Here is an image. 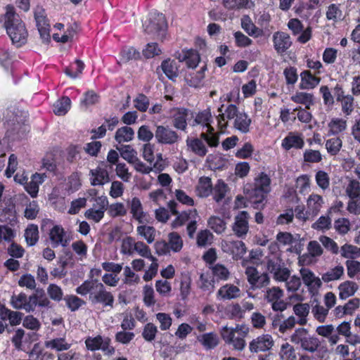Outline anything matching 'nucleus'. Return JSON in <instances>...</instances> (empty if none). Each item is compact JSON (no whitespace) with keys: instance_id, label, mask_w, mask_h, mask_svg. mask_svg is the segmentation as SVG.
I'll use <instances>...</instances> for the list:
<instances>
[{"instance_id":"obj_51","label":"nucleus","mask_w":360,"mask_h":360,"mask_svg":"<svg viewBox=\"0 0 360 360\" xmlns=\"http://www.w3.org/2000/svg\"><path fill=\"white\" fill-rule=\"evenodd\" d=\"M210 268L212 269L213 277H216L218 281H226L229 279L230 272L224 265L221 264H216L212 266Z\"/></svg>"},{"instance_id":"obj_1","label":"nucleus","mask_w":360,"mask_h":360,"mask_svg":"<svg viewBox=\"0 0 360 360\" xmlns=\"http://www.w3.org/2000/svg\"><path fill=\"white\" fill-rule=\"evenodd\" d=\"M0 23L6 30L12 43L20 47L27 42L28 36L25 25L11 5H7L6 13L0 15Z\"/></svg>"},{"instance_id":"obj_19","label":"nucleus","mask_w":360,"mask_h":360,"mask_svg":"<svg viewBox=\"0 0 360 360\" xmlns=\"http://www.w3.org/2000/svg\"><path fill=\"white\" fill-rule=\"evenodd\" d=\"M300 89H313L321 82V78L313 75L310 70H306L300 73Z\"/></svg>"},{"instance_id":"obj_46","label":"nucleus","mask_w":360,"mask_h":360,"mask_svg":"<svg viewBox=\"0 0 360 360\" xmlns=\"http://www.w3.org/2000/svg\"><path fill=\"white\" fill-rule=\"evenodd\" d=\"M199 288L208 292H212L214 288V277L209 274H201L200 276Z\"/></svg>"},{"instance_id":"obj_64","label":"nucleus","mask_w":360,"mask_h":360,"mask_svg":"<svg viewBox=\"0 0 360 360\" xmlns=\"http://www.w3.org/2000/svg\"><path fill=\"white\" fill-rule=\"evenodd\" d=\"M342 105V111L346 115H350L354 110V97L351 95L346 96L340 101Z\"/></svg>"},{"instance_id":"obj_49","label":"nucleus","mask_w":360,"mask_h":360,"mask_svg":"<svg viewBox=\"0 0 360 360\" xmlns=\"http://www.w3.org/2000/svg\"><path fill=\"white\" fill-rule=\"evenodd\" d=\"M333 226L335 231L341 236L347 234L351 229L349 219L345 217L335 219Z\"/></svg>"},{"instance_id":"obj_36","label":"nucleus","mask_w":360,"mask_h":360,"mask_svg":"<svg viewBox=\"0 0 360 360\" xmlns=\"http://www.w3.org/2000/svg\"><path fill=\"white\" fill-rule=\"evenodd\" d=\"M134 131L130 127H122L119 128L115 136V139L119 143L122 142H129L134 139Z\"/></svg>"},{"instance_id":"obj_43","label":"nucleus","mask_w":360,"mask_h":360,"mask_svg":"<svg viewBox=\"0 0 360 360\" xmlns=\"http://www.w3.org/2000/svg\"><path fill=\"white\" fill-rule=\"evenodd\" d=\"M345 193L350 200L360 198V182L356 179L349 180Z\"/></svg>"},{"instance_id":"obj_45","label":"nucleus","mask_w":360,"mask_h":360,"mask_svg":"<svg viewBox=\"0 0 360 360\" xmlns=\"http://www.w3.org/2000/svg\"><path fill=\"white\" fill-rule=\"evenodd\" d=\"M71 101L67 96H63L60 101H58L53 105V112L56 115H65L70 108Z\"/></svg>"},{"instance_id":"obj_12","label":"nucleus","mask_w":360,"mask_h":360,"mask_svg":"<svg viewBox=\"0 0 360 360\" xmlns=\"http://www.w3.org/2000/svg\"><path fill=\"white\" fill-rule=\"evenodd\" d=\"M304 146V141L302 134L297 132H289L282 140L281 147L286 151L291 149H302Z\"/></svg>"},{"instance_id":"obj_3","label":"nucleus","mask_w":360,"mask_h":360,"mask_svg":"<svg viewBox=\"0 0 360 360\" xmlns=\"http://www.w3.org/2000/svg\"><path fill=\"white\" fill-rule=\"evenodd\" d=\"M76 292L83 296L89 293V299L92 304H101L103 307L110 309L114 307L113 295L97 279L85 281L76 288Z\"/></svg>"},{"instance_id":"obj_63","label":"nucleus","mask_w":360,"mask_h":360,"mask_svg":"<svg viewBox=\"0 0 360 360\" xmlns=\"http://www.w3.org/2000/svg\"><path fill=\"white\" fill-rule=\"evenodd\" d=\"M67 306L72 311H75L86 302L75 295H70L65 298Z\"/></svg>"},{"instance_id":"obj_18","label":"nucleus","mask_w":360,"mask_h":360,"mask_svg":"<svg viewBox=\"0 0 360 360\" xmlns=\"http://www.w3.org/2000/svg\"><path fill=\"white\" fill-rule=\"evenodd\" d=\"M273 346V341L271 336L262 335L258 337L257 339L253 340L250 343V350L252 352H266L271 348Z\"/></svg>"},{"instance_id":"obj_48","label":"nucleus","mask_w":360,"mask_h":360,"mask_svg":"<svg viewBox=\"0 0 360 360\" xmlns=\"http://www.w3.org/2000/svg\"><path fill=\"white\" fill-rule=\"evenodd\" d=\"M271 182V180L269 176L265 172H262L255 178L254 186L270 192Z\"/></svg>"},{"instance_id":"obj_60","label":"nucleus","mask_w":360,"mask_h":360,"mask_svg":"<svg viewBox=\"0 0 360 360\" xmlns=\"http://www.w3.org/2000/svg\"><path fill=\"white\" fill-rule=\"evenodd\" d=\"M340 252L342 257L353 259L357 256L359 249L356 246L346 243L341 247Z\"/></svg>"},{"instance_id":"obj_42","label":"nucleus","mask_w":360,"mask_h":360,"mask_svg":"<svg viewBox=\"0 0 360 360\" xmlns=\"http://www.w3.org/2000/svg\"><path fill=\"white\" fill-rule=\"evenodd\" d=\"M207 223L209 227L217 234L224 232L226 228V221L219 217L212 216L208 219Z\"/></svg>"},{"instance_id":"obj_58","label":"nucleus","mask_w":360,"mask_h":360,"mask_svg":"<svg viewBox=\"0 0 360 360\" xmlns=\"http://www.w3.org/2000/svg\"><path fill=\"white\" fill-rule=\"evenodd\" d=\"M304 160L309 163H318L322 160V155L319 150L307 149L303 154Z\"/></svg>"},{"instance_id":"obj_5","label":"nucleus","mask_w":360,"mask_h":360,"mask_svg":"<svg viewBox=\"0 0 360 360\" xmlns=\"http://www.w3.org/2000/svg\"><path fill=\"white\" fill-rule=\"evenodd\" d=\"M249 330L243 326L237 325L236 328L224 326L221 330V336L226 344L231 345L238 351H242L245 345V336Z\"/></svg>"},{"instance_id":"obj_2","label":"nucleus","mask_w":360,"mask_h":360,"mask_svg":"<svg viewBox=\"0 0 360 360\" xmlns=\"http://www.w3.org/2000/svg\"><path fill=\"white\" fill-rule=\"evenodd\" d=\"M221 105L218 108L219 114L217 116V126L221 131L225 130L228 127V120H234L233 127L243 134H247L250 131L252 123L251 118L244 111H239L238 108L234 104H229L226 106L224 112Z\"/></svg>"},{"instance_id":"obj_14","label":"nucleus","mask_w":360,"mask_h":360,"mask_svg":"<svg viewBox=\"0 0 360 360\" xmlns=\"http://www.w3.org/2000/svg\"><path fill=\"white\" fill-rule=\"evenodd\" d=\"M302 279L305 285L308 287L310 291L319 289L322 285L321 280L315 276L314 274L307 268H302L300 270Z\"/></svg>"},{"instance_id":"obj_38","label":"nucleus","mask_w":360,"mask_h":360,"mask_svg":"<svg viewBox=\"0 0 360 360\" xmlns=\"http://www.w3.org/2000/svg\"><path fill=\"white\" fill-rule=\"evenodd\" d=\"M200 138L205 141L207 144L211 147H217L219 143V136L217 133L215 132L213 127H209L207 129V132L201 133Z\"/></svg>"},{"instance_id":"obj_31","label":"nucleus","mask_w":360,"mask_h":360,"mask_svg":"<svg viewBox=\"0 0 360 360\" xmlns=\"http://www.w3.org/2000/svg\"><path fill=\"white\" fill-rule=\"evenodd\" d=\"M347 120L342 118H333L328 124V135H338L347 129Z\"/></svg>"},{"instance_id":"obj_6","label":"nucleus","mask_w":360,"mask_h":360,"mask_svg":"<svg viewBox=\"0 0 360 360\" xmlns=\"http://www.w3.org/2000/svg\"><path fill=\"white\" fill-rule=\"evenodd\" d=\"M266 267L269 272L273 274L274 278L277 281H287L290 278V270L279 257L268 259Z\"/></svg>"},{"instance_id":"obj_26","label":"nucleus","mask_w":360,"mask_h":360,"mask_svg":"<svg viewBox=\"0 0 360 360\" xmlns=\"http://www.w3.org/2000/svg\"><path fill=\"white\" fill-rule=\"evenodd\" d=\"M223 6L228 11L248 9L253 5L252 0H221Z\"/></svg>"},{"instance_id":"obj_55","label":"nucleus","mask_w":360,"mask_h":360,"mask_svg":"<svg viewBox=\"0 0 360 360\" xmlns=\"http://www.w3.org/2000/svg\"><path fill=\"white\" fill-rule=\"evenodd\" d=\"M315 180L318 186L323 191L328 189L330 186L329 175L323 170H319L316 173Z\"/></svg>"},{"instance_id":"obj_53","label":"nucleus","mask_w":360,"mask_h":360,"mask_svg":"<svg viewBox=\"0 0 360 360\" xmlns=\"http://www.w3.org/2000/svg\"><path fill=\"white\" fill-rule=\"evenodd\" d=\"M321 342L319 338L314 336H309L301 345L300 347L303 350L314 352L320 347Z\"/></svg>"},{"instance_id":"obj_22","label":"nucleus","mask_w":360,"mask_h":360,"mask_svg":"<svg viewBox=\"0 0 360 360\" xmlns=\"http://www.w3.org/2000/svg\"><path fill=\"white\" fill-rule=\"evenodd\" d=\"M212 190L213 186L211 178L205 176L199 178L195 190L199 197L207 198L210 196L212 193Z\"/></svg>"},{"instance_id":"obj_11","label":"nucleus","mask_w":360,"mask_h":360,"mask_svg":"<svg viewBox=\"0 0 360 360\" xmlns=\"http://www.w3.org/2000/svg\"><path fill=\"white\" fill-rule=\"evenodd\" d=\"M274 48L279 55H283L292 46L290 35L284 32L277 31L273 34Z\"/></svg>"},{"instance_id":"obj_32","label":"nucleus","mask_w":360,"mask_h":360,"mask_svg":"<svg viewBox=\"0 0 360 360\" xmlns=\"http://www.w3.org/2000/svg\"><path fill=\"white\" fill-rule=\"evenodd\" d=\"M161 68L164 73L170 79H174L179 76V69L174 60L167 59L162 63Z\"/></svg>"},{"instance_id":"obj_10","label":"nucleus","mask_w":360,"mask_h":360,"mask_svg":"<svg viewBox=\"0 0 360 360\" xmlns=\"http://www.w3.org/2000/svg\"><path fill=\"white\" fill-rule=\"evenodd\" d=\"M207 70V65L205 64L198 71H195L194 69L186 71L184 75L185 82L191 87L200 88L202 86L205 77V72Z\"/></svg>"},{"instance_id":"obj_23","label":"nucleus","mask_w":360,"mask_h":360,"mask_svg":"<svg viewBox=\"0 0 360 360\" xmlns=\"http://www.w3.org/2000/svg\"><path fill=\"white\" fill-rule=\"evenodd\" d=\"M50 239L53 243V247H57L61 245L66 247L68 245L69 240L64 238V229L59 226H54L50 231Z\"/></svg>"},{"instance_id":"obj_35","label":"nucleus","mask_w":360,"mask_h":360,"mask_svg":"<svg viewBox=\"0 0 360 360\" xmlns=\"http://www.w3.org/2000/svg\"><path fill=\"white\" fill-rule=\"evenodd\" d=\"M198 340L206 349H214L219 344L217 334L212 332L202 334Z\"/></svg>"},{"instance_id":"obj_44","label":"nucleus","mask_w":360,"mask_h":360,"mask_svg":"<svg viewBox=\"0 0 360 360\" xmlns=\"http://www.w3.org/2000/svg\"><path fill=\"white\" fill-rule=\"evenodd\" d=\"M25 238L28 245H34L39 240L38 226L35 224H30L25 231Z\"/></svg>"},{"instance_id":"obj_61","label":"nucleus","mask_w":360,"mask_h":360,"mask_svg":"<svg viewBox=\"0 0 360 360\" xmlns=\"http://www.w3.org/2000/svg\"><path fill=\"white\" fill-rule=\"evenodd\" d=\"M342 14V13L339 6L335 4H332L328 7L326 13V18L334 22H337L338 19H340Z\"/></svg>"},{"instance_id":"obj_16","label":"nucleus","mask_w":360,"mask_h":360,"mask_svg":"<svg viewBox=\"0 0 360 360\" xmlns=\"http://www.w3.org/2000/svg\"><path fill=\"white\" fill-rule=\"evenodd\" d=\"M269 193V192L262 188L254 186L248 195L250 204L252 205L253 207L257 209L263 207L266 201Z\"/></svg>"},{"instance_id":"obj_20","label":"nucleus","mask_w":360,"mask_h":360,"mask_svg":"<svg viewBox=\"0 0 360 360\" xmlns=\"http://www.w3.org/2000/svg\"><path fill=\"white\" fill-rule=\"evenodd\" d=\"M213 122V117L210 108L200 111L196 114L195 119L188 120V124L191 126L200 124L202 127L208 129L209 127H212L211 123Z\"/></svg>"},{"instance_id":"obj_25","label":"nucleus","mask_w":360,"mask_h":360,"mask_svg":"<svg viewBox=\"0 0 360 360\" xmlns=\"http://www.w3.org/2000/svg\"><path fill=\"white\" fill-rule=\"evenodd\" d=\"M184 52V57L181 59V62L184 61L188 68L195 69L201 60L198 51L190 49L185 50Z\"/></svg>"},{"instance_id":"obj_8","label":"nucleus","mask_w":360,"mask_h":360,"mask_svg":"<svg viewBox=\"0 0 360 360\" xmlns=\"http://www.w3.org/2000/svg\"><path fill=\"white\" fill-rule=\"evenodd\" d=\"M249 214L246 211H241L235 217L232 230L238 238H245L249 231Z\"/></svg>"},{"instance_id":"obj_7","label":"nucleus","mask_w":360,"mask_h":360,"mask_svg":"<svg viewBox=\"0 0 360 360\" xmlns=\"http://www.w3.org/2000/svg\"><path fill=\"white\" fill-rule=\"evenodd\" d=\"M34 17L42 41L44 43H49L51 40L50 24L46 17L45 9L41 6H37L34 8Z\"/></svg>"},{"instance_id":"obj_28","label":"nucleus","mask_w":360,"mask_h":360,"mask_svg":"<svg viewBox=\"0 0 360 360\" xmlns=\"http://www.w3.org/2000/svg\"><path fill=\"white\" fill-rule=\"evenodd\" d=\"M241 27L251 37H257L262 33V30L258 28L252 21L248 15H243L241 18Z\"/></svg>"},{"instance_id":"obj_24","label":"nucleus","mask_w":360,"mask_h":360,"mask_svg":"<svg viewBox=\"0 0 360 360\" xmlns=\"http://www.w3.org/2000/svg\"><path fill=\"white\" fill-rule=\"evenodd\" d=\"M240 290L238 287L233 284H226L221 286L218 292L217 296L221 300H232L240 296Z\"/></svg>"},{"instance_id":"obj_37","label":"nucleus","mask_w":360,"mask_h":360,"mask_svg":"<svg viewBox=\"0 0 360 360\" xmlns=\"http://www.w3.org/2000/svg\"><path fill=\"white\" fill-rule=\"evenodd\" d=\"M326 149L330 156L337 155L342 147V141L340 137H333L326 141Z\"/></svg>"},{"instance_id":"obj_57","label":"nucleus","mask_w":360,"mask_h":360,"mask_svg":"<svg viewBox=\"0 0 360 360\" xmlns=\"http://www.w3.org/2000/svg\"><path fill=\"white\" fill-rule=\"evenodd\" d=\"M27 298V297L24 292H20L18 295H13L11 297V304L15 309H25Z\"/></svg>"},{"instance_id":"obj_29","label":"nucleus","mask_w":360,"mask_h":360,"mask_svg":"<svg viewBox=\"0 0 360 360\" xmlns=\"http://www.w3.org/2000/svg\"><path fill=\"white\" fill-rule=\"evenodd\" d=\"M188 148L195 154L203 157L207 153V150L203 143L202 141L198 138H188L186 140Z\"/></svg>"},{"instance_id":"obj_15","label":"nucleus","mask_w":360,"mask_h":360,"mask_svg":"<svg viewBox=\"0 0 360 360\" xmlns=\"http://www.w3.org/2000/svg\"><path fill=\"white\" fill-rule=\"evenodd\" d=\"M323 204L324 200L321 195L314 193L309 195L307 200V212L311 214V218L319 214Z\"/></svg>"},{"instance_id":"obj_9","label":"nucleus","mask_w":360,"mask_h":360,"mask_svg":"<svg viewBox=\"0 0 360 360\" xmlns=\"http://www.w3.org/2000/svg\"><path fill=\"white\" fill-rule=\"evenodd\" d=\"M222 250L231 255L234 260L241 259L247 252L245 244L241 240L225 241L222 243Z\"/></svg>"},{"instance_id":"obj_40","label":"nucleus","mask_w":360,"mask_h":360,"mask_svg":"<svg viewBox=\"0 0 360 360\" xmlns=\"http://www.w3.org/2000/svg\"><path fill=\"white\" fill-rule=\"evenodd\" d=\"M283 75L285 84L288 89L293 88L298 80L297 70L294 66H289L284 69Z\"/></svg>"},{"instance_id":"obj_27","label":"nucleus","mask_w":360,"mask_h":360,"mask_svg":"<svg viewBox=\"0 0 360 360\" xmlns=\"http://www.w3.org/2000/svg\"><path fill=\"white\" fill-rule=\"evenodd\" d=\"M338 289L340 299L346 300L354 295L358 290V285L354 281H346L339 285Z\"/></svg>"},{"instance_id":"obj_33","label":"nucleus","mask_w":360,"mask_h":360,"mask_svg":"<svg viewBox=\"0 0 360 360\" xmlns=\"http://www.w3.org/2000/svg\"><path fill=\"white\" fill-rule=\"evenodd\" d=\"M290 99L295 103L304 105L307 109H310L314 104L313 94L307 92H297Z\"/></svg>"},{"instance_id":"obj_47","label":"nucleus","mask_w":360,"mask_h":360,"mask_svg":"<svg viewBox=\"0 0 360 360\" xmlns=\"http://www.w3.org/2000/svg\"><path fill=\"white\" fill-rule=\"evenodd\" d=\"M45 346L57 351H65L70 349L71 344L68 343L65 338H60L46 341Z\"/></svg>"},{"instance_id":"obj_4","label":"nucleus","mask_w":360,"mask_h":360,"mask_svg":"<svg viewBox=\"0 0 360 360\" xmlns=\"http://www.w3.org/2000/svg\"><path fill=\"white\" fill-rule=\"evenodd\" d=\"M143 27L146 34L162 40L166 35L167 23L165 15L155 11L150 12L143 20Z\"/></svg>"},{"instance_id":"obj_52","label":"nucleus","mask_w":360,"mask_h":360,"mask_svg":"<svg viewBox=\"0 0 360 360\" xmlns=\"http://www.w3.org/2000/svg\"><path fill=\"white\" fill-rule=\"evenodd\" d=\"M117 149L120 151L121 157L130 164L137 158V152L129 145L117 147Z\"/></svg>"},{"instance_id":"obj_13","label":"nucleus","mask_w":360,"mask_h":360,"mask_svg":"<svg viewBox=\"0 0 360 360\" xmlns=\"http://www.w3.org/2000/svg\"><path fill=\"white\" fill-rule=\"evenodd\" d=\"M155 137L160 143L172 144L176 141L178 135L175 131L168 127L158 126L155 133Z\"/></svg>"},{"instance_id":"obj_41","label":"nucleus","mask_w":360,"mask_h":360,"mask_svg":"<svg viewBox=\"0 0 360 360\" xmlns=\"http://www.w3.org/2000/svg\"><path fill=\"white\" fill-rule=\"evenodd\" d=\"M227 189V184L222 179H219L213 187L212 193L213 194V199L217 202H221L225 198Z\"/></svg>"},{"instance_id":"obj_50","label":"nucleus","mask_w":360,"mask_h":360,"mask_svg":"<svg viewBox=\"0 0 360 360\" xmlns=\"http://www.w3.org/2000/svg\"><path fill=\"white\" fill-rule=\"evenodd\" d=\"M332 226L331 217L326 215L321 216L314 223L312 224L311 227L314 230L325 231L329 230Z\"/></svg>"},{"instance_id":"obj_56","label":"nucleus","mask_w":360,"mask_h":360,"mask_svg":"<svg viewBox=\"0 0 360 360\" xmlns=\"http://www.w3.org/2000/svg\"><path fill=\"white\" fill-rule=\"evenodd\" d=\"M235 44L238 48H245L252 44V40L245 35L242 32L237 31L233 33Z\"/></svg>"},{"instance_id":"obj_30","label":"nucleus","mask_w":360,"mask_h":360,"mask_svg":"<svg viewBox=\"0 0 360 360\" xmlns=\"http://www.w3.org/2000/svg\"><path fill=\"white\" fill-rule=\"evenodd\" d=\"M345 274L344 267L342 265H338L334 268L329 269L322 274L321 280L324 283H329L341 279Z\"/></svg>"},{"instance_id":"obj_39","label":"nucleus","mask_w":360,"mask_h":360,"mask_svg":"<svg viewBox=\"0 0 360 360\" xmlns=\"http://www.w3.org/2000/svg\"><path fill=\"white\" fill-rule=\"evenodd\" d=\"M136 231L148 243H152L155 240L156 231L153 226L141 225L137 227Z\"/></svg>"},{"instance_id":"obj_21","label":"nucleus","mask_w":360,"mask_h":360,"mask_svg":"<svg viewBox=\"0 0 360 360\" xmlns=\"http://www.w3.org/2000/svg\"><path fill=\"white\" fill-rule=\"evenodd\" d=\"M90 181L93 186H102L110 181L108 172L106 169L98 167L90 170Z\"/></svg>"},{"instance_id":"obj_17","label":"nucleus","mask_w":360,"mask_h":360,"mask_svg":"<svg viewBox=\"0 0 360 360\" xmlns=\"http://www.w3.org/2000/svg\"><path fill=\"white\" fill-rule=\"evenodd\" d=\"M282 317L283 315H276L272 321V327L274 329H278V332L283 334L295 327L297 320L293 316L283 321L281 320Z\"/></svg>"},{"instance_id":"obj_59","label":"nucleus","mask_w":360,"mask_h":360,"mask_svg":"<svg viewBox=\"0 0 360 360\" xmlns=\"http://www.w3.org/2000/svg\"><path fill=\"white\" fill-rule=\"evenodd\" d=\"M309 336V332L306 328H299L291 335L290 340L293 343L300 345Z\"/></svg>"},{"instance_id":"obj_62","label":"nucleus","mask_w":360,"mask_h":360,"mask_svg":"<svg viewBox=\"0 0 360 360\" xmlns=\"http://www.w3.org/2000/svg\"><path fill=\"white\" fill-rule=\"evenodd\" d=\"M347 267V276L350 278H353L360 272V262L354 259H347L345 262Z\"/></svg>"},{"instance_id":"obj_34","label":"nucleus","mask_w":360,"mask_h":360,"mask_svg":"<svg viewBox=\"0 0 360 360\" xmlns=\"http://www.w3.org/2000/svg\"><path fill=\"white\" fill-rule=\"evenodd\" d=\"M130 210L133 217L139 223H143V218L146 214L143 211V207L140 200L138 198H133L130 202Z\"/></svg>"},{"instance_id":"obj_54","label":"nucleus","mask_w":360,"mask_h":360,"mask_svg":"<svg viewBox=\"0 0 360 360\" xmlns=\"http://www.w3.org/2000/svg\"><path fill=\"white\" fill-rule=\"evenodd\" d=\"M281 360H296V353L294 347L289 343L283 344L280 351Z\"/></svg>"}]
</instances>
